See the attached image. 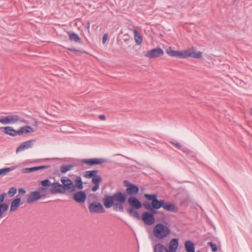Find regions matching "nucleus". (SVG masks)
Instances as JSON below:
<instances>
[{"label":"nucleus","mask_w":252,"mask_h":252,"mask_svg":"<svg viewBox=\"0 0 252 252\" xmlns=\"http://www.w3.org/2000/svg\"><path fill=\"white\" fill-rule=\"evenodd\" d=\"M124 184L126 187V193L118 191L112 195H104L102 202L106 208H110L113 206L115 211L122 212L124 210L123 204L126 201L127 195L133 196L138 193L139 189L137 185L130 183L127 180H125Z\"/></svg>","instance_id":"f257e3e1"},{"label":"nucleus","mask_w":252,"mask_h":252,"mask_svg":"<svg viewBox=\"0 0 252 252\" xmlns=\"http://www.w3.org/2000/svg\"><path fill=\"white\" fill-rule=\"evenodd\" d=\"M166 53L170 57L181 59H186L188 57L200 59L202 56L201 52H196L193 48L188 49L184 51H180L173 50L171 47H169L166 49Z\"/></svg>","instance_id":"f03ea898"},{"label":"nucleus","mask_w":252,"mask_h":252,"mask_svg":"<svg viewBox=\"0 0 252 252\" xmlns=\"http://www.w3.org/2000/svg\"><path fill=\"white\" fill-rule=\"evenodd\" d=\"M153 232L157 239H162L170 234L171 230L167 222L158 223L154 226Z\"/></svg>","instance_id":"7ed1b4c3"},{"label":"nucleus","mask_w":252,"mask_h":252,"mask_svg":"<svg viewBox=\"0 0 252 252\" xmlns=\"http://www.w3.org/2000/svg\"><path fill=\"white\" fill-rule=\"evenodd\" d=\"M98 171L97 170L87 171L84 176L86 178H92V183L94 184L92 188L93 192L96 191L99 188L100 183L102 182V178L100 175H97Z\"/></svg>","instance_id":"20e7f679"},{"label":"nucleus","mask_w":252,"mask_h":252,"mask_svg":"<svg viewBox=\"0 0 252 252\" xmlns=\"http://www.w3.org/2000/svg\"><path fill=\"white\" fill-rule=\"evenodd\" d=\"M144 197L148 200L151 201L150 205L154 208L159 209L163 208L164 200H158L156 194H145Z\"/></svg>","instance_id":"39448f33"},{"label":"nucleus","mask_w":252,"mask_h":252,"mask_svg":"<svg viewBox=\"0 0 252 252\" xmlns=\"http://www.w3.org/2000/svg\"><path fill=\"white\" fill-rule=\"evenodd\" d=\"M61 181L62 183V185L63 193H64L66 190H68L70 192L75 191L74 184L72 180L67 177H63L61 178Z\"/></svg>","instance_id":"423d86ee"},{"label":"nucleus","mask_w":252,"mask_h":252,"mask_svg":"<svg viewBox=\"0 0 252 252\" xmlns=\"http://www.w3.org/2000/svg\"><path fill=\"white\" fill-rule=\"evenodd\" d=\"M89 211L91 213H104L105 209L99 202H92L89 206Z\"/></svg>","instance_id":"0eeeda50"},{"label":"nucleus","mask_w":252,"mask_h":252,"mask_svg":"<svg viewBox=\"0 0 252 252\" xmlns=\"http://www.w3.org/2000/svg\"><path fill=\"white\" fill-rule=\"evenodd\" d=\"M164 52L160 48H156L148 51L145 54V56L153 59L161 57L163 55Z\"/></svg>","instance_id":"6e6552de"},{"label":"nucleus","mask_w":252,"mask_h":252,"mask_svg":"<svg viewBox=\"0 0 252 252\" xmlns=\"http://www.w3.org/2000/svg\"><path fill=\"white\" fill-rule=\"evenodd\" d=\"M44 195H41L40 191L38 190L31 191L28 195L27 202L28 203H33L40 199L44 198Z\"/></svg>","instance_id":"1a4fd4ad"},{"label":"nucleus","mask_w":252,"mask_h":252,"mask_svg":"<svg viewBox=\"0 0 252 252\" xmlns=\"http://www.w3.org/2000/svg\"><path fill=\"white\" fill-rule=\"evenodd\" d=\"M141 220H143L145 224L149 225L153 224L155 221V216L149 212H143Z\"/></svg>","instance_id":"9d476101"},{"label":"nucleus","mask_w":252,"mask_h":252,"mask_svg":"<svg viewBox=\"0 0 252 252\" xmlns=\"http://www.w3.org/2000/svg\"><path fill=\"white\" fill-rule=\"evenodd\" d=\"M87 198V195L83 191H78L74 193L73 199L74 201L79 204L84 203Z\"/></svg>","instance_id":"9b49d317"},{"label":"nucleus","mask_w":252,"mask_h":252,"mask_svg":"<svg viewBox=\"0 0 252 252\" xmlns=\"http://www.w3.org/2000/svg\"><path fill=\"white\" fill-rule=\"evenodd\" d=\"M127 203L131 207L130 208L139 209L142 207V204L140 200L134 196L129 197L127 199Z\"/></svg>","instance_id":"f8f14e48"},{"label":"nucleus","mask_w":252,"mask_h":252,"mask_svg":"<svg viewBox=\"0 0 252 252\" xmlns=\"http://www.w3.org/2000/svg\"><path fill=\"white\" fill-rule=\"evenodd\" d=\"M35 140H30L27 141H25L23 143H22L17 148L16 152L17 153L21 152L22 151L25 150V149H27L30 148H32L33 146V143L35 142Z\"/></svg>","instance_id":"ddd939ff"},{"label":"nucleus","mask_w":252,"mask_h":252,"mask_svg":"<svg viewBox=\"0 0 252 252\" xmlns=\"http://www.w3.org/2000/svg\"><path fill=\"white\" fill-rule=\"evenodd\" d=\"M50 193L52 194L59 193H63V190L62 185L58 182H55L51 184L50 188Z\"/></svg>","instance_id":"4468645a"},{"label":"nucleus","mask_w":252,"mask_h":252,"mask_svg":"<svg viewBox=\"0 0 252 252\" xmlns=\"http://www.w3.org/2000/svg\"><path fill=\"white\" fill-rule=\"evenodd\" d=\"M1 129H3V132L7 135L12 136H15L18 135V130H15L11 126L0 127V130Z\"/></svg>","instance_id":"2eb2a0df"},{"label":"nucleus","mask_w":252,"mask_h":252,"mask_svg":"<svg viewBox=\"0 0 252 252\" xmlns=\"http://www.w3.org/2000/svg\"><path fill=\"white\" fill-rule=\"evenodd\" d=\"M179 245L178 239L173 238L170 242L168 251L169 252H175Z\"/></svg>","instance_id":"dca6fc26"},{"label":"nucleus","mask_w":252,"mask_h":252,"mask_svg":"<svg viewBox=\"0 0 252 252\" xmlns=\"http://www.w3.org/2000/svg\"><path fill=\"white\" fill-rule=\"evenodd\" d=\"M21 199L20 198H16L12 201L11 203L10 211L13 212L15 211L20 205Z\"/></svg>","instance_id":"f3484780"},{"label":"nucleus","mask_w":252,"mask_h":252,"mask_svg":"<svg viewBox=\"0 0 252 252\" xmlns=\"http://www.w3.org/2000/svg\"><path fill=\"white\" fill-rule=\"evenodd\" d=\"M163 208L167 211L175 212L177 211V207L172 203L166 202L164 201Z\"/></svg>","instance_id":"a211bd4d"},{"label":"nucleus","mask_w":252,"mask_h":252,"mask_svg":"<svg viewBox=\"0 0 252 252\" xmlns=\"http://www.w3.org/2000/svg\"><path fill=\"white\" fill-rule=\"evenodd\" d=\"M33 131V129L30 126H22L18 129V135H21L23 133H32Z\"/></svg>","instance_id":"6ab92c4d"},{"label":"nucleus","mask_w":252,"mask_h":252,"mask_svg":"<svg viewBox=\"0 0 252 252\" xmlns=\"http://www.w3.org/2000/svg\"><path fill=\"white\" fill-rule=\"evenodd\" d=\"M68 34L69 39L71 41H74L79 43H82V39L76 33L68 32Z\"/></svg>","instance_id":"aec40b11"},{"label":"nucleus","mask_w":252,"mask_h":252,"mask_svg":"<svg viewBox=\"0 0 252 252\" xmlns=\"http://www.w3.org/2000/svg\"><path fill=\"white\" fill-rule=\"evenodd\" d=\"M136 210L134 208H127L126 211L130 216L136 218L138 220H140L141 217Z\"/></svg>","instance_id":"412c9836"},{"label":"nucleus","mask_w":252,"mask_h":252,"mask_svg":"<svg viewBox=\"0 0 252 252\" xmlns=\"http://www.w3.org/2000/svg\"><path fill=\"white\" fill-rule=\"evenodd\" d=\"M136 210L134 208H127L126 211L130 216L136 218L138 220H140L141 217Z\"/></svg>","instance_id":"4be33fe9"},{"label":"nucleus","mask_w":252,"mask_h":252,"mask_svg":"<svg viewBox=\"0 0 252 252\" xmlns=\"http://www.w3.org/2000/svg\"><path fill=\"white\" fill-rule=\"evenodd\" d=\"M143 206L146 210L149 211L150 212H149V213H151V214H153V216H155V215L158 213V211H157L158 209L154 208L153 206L150 205V203L148 202H144Z\"/></svg>","instance_id":"5701e85b"},{"label":"nucleus","mask_w":252,"mask_h":252,"mask_svg":"<svg viewBox=\"0 0 252 252\" xmlns=\"http://www.w3.org/2000/svg\"><path fill=\"white\" fill-rule=\"evenodd\" d=\"M185 248L187 252H194V244L190 240L187 241L185 243Z\"/></svg>","instance_id":"b1692460"},{"label":"nucleus","mask_w":252,"mask_h":252,"mask_svg":"<svg viewBox=\"0 0 252 252\" xmlns=\"http://www.w3.org/2000/svg\"><path fill=\"white\" fill-rule=\"evenodd\" d=\"M154 252H169L168 249L163 245L158 243L154 248Z\"/></svg>","instance_id":"393cba45"},{"label":"nucleus","mask_w":252,"mask_h":252,"mask_svg":"<svg viewBox=\"0 0 252 252\" xmlns=\"http://www.w3.org/2000/svg\"><path fill=\"white\" fill-rule=\"evenodd\" d=\"M74 190H75L76 188L79 189H81L83 188V183L82 181L81 177L80 176H77L76 179L74 180Z\"/></svg>","instance_id":"a878e982"},{"label":"nucleus","mask_w":252,"mask_h":252,"mask_svg":"<svg viewBox=\"0 0 252 252\" xmlns=\"http://www.w3.org/2000/svg\"><path fill=\"white\" fill-rule=\"evenodd\" d=\"M108 160L106 158H91V166L101 164L103 163L107 162Z\"/></svg>","instance_id":"bb28decb"},{"label":"nucleus","mask_w":252,"mask_h":252,"mask_svg":"<svg viewBox=\"0 0 252 252\" xmlns=\"http://www.w3.org/2000/svg\"><path fill=\"white\" fill-rule=\"evenodd\" d=\"M171 144L176 146L178 149L182 150L184 153H186V154L188 155L191 153V152L186 148H183L182 145L178 142H173V141H170V142Z\"/></svg>","instance_id":"cd10ccee"},{"label":"nucleus","mask_w":252,"mask_h":252,"mask_svg":"<svg viewBox=\"0 0 252 252\" xmlns=\"http://www.w3.org/2000/svg\"><path fill=\"white\" fill-rule=\"evenodd\" d=\"M74 167L73 164L63 165L60 167V171L62 173H65L67 171L70 170Z\"/></svg>","instance_id":"c85d7f7f"},{"label":"nucleus","mask_w":252,"mask_h":252,"mask_svg":"<svg viewBox=\"0 0 252 252\" xmlns=\"http://www.w3.org/2000/svg\"><path fill=\"white\" fill-rule=\"evenodd\" d=\"M38 190L40 192L41 196H42V195L44 196V198L47 197L50 193V189L48 188L40 187L38 188Z\"/></svg>","instance_id":"c756f323"},{"label":"nucleus","mask_w":252,"mask_h":252,"mask_svg":"<svg viewBox=\"0 0 252 252\" xmlns=\"http://www.w3.org/2000/svg\"><path fill=\"white\" fill-rule=\"evenodd\" d=\"M8 124H14L20 120V118L18 115H8L7 116Z\"/></svg>","instance_id":"7c9ffc66"},{"label":"nucleus","mask_w":252,"mask_h":252,"mask_svg":"<svg viewBox=\"0 0 252 252\" xmlns=\"http://www.w3.org/2000/svg\"><path fill=\"white\" fill-rule=\"evenodd\" d=\"M134 38L136 42V43L138 45H141L142 42V37L141 35H140L138 33V32L136 30H135L134 31Z\"/></svg>","instance_id":"2f4dec72"},{"label":"nucleus","mask_w":252,"mask_h":252,"mask_svg":"<svg viewBox=\"0 0 252 252\" xmlns=\"http://www.w3.org/2000/svg\"><path fill=\"white\" fill-rule=\"evenodd\" d=\"M8 205L6 203H0V218L2 216L3 214L8 209Z\"/></svg>","instance_id":"473e14b6"},{"label":"nucleus","mask_w":252,"mask_h":252,"mask_svg":"<svg viewBox=\"0 0 252 252\" xmlns=\"http://www.w3.org/2000/svg\"><path fill=\"white\" fill-rule=\"evenodd\" d=\"M16 168L15 166L4 168L0 169V175L5 174L10 171H11Z\"/></svg>","instance_id":"72a5a7b5"},{"label":"nucleus","mask_w":252,"mask_h":252,"mask_svg":"<svg viewBox=\"0 0 252 252\" xmlns=\"http://www.w3.org/2000/svg\"><path fill=\"white\" fill-rule=\"evenodd\" d=\"M52 183L49 179H45L40 181V185L42 186V187L48 188L51 186Z\"/></svg>","instance_id":"f704fd0d"},{"label":"nucleus","mask_w":252,"mask_h":252,"mask_svg":"<svg viewBox=\"0 0 252 252\" xmlns=\"http://www.w3.org/2000/svg\"><path fill=\"white\" fill-rule=\"evenodd\" d=\"M37 169L36 166L30 168H25L22 169V172L23 173H29L32 172L36 171Z\"/></svg>","instance_id":"c9c22d12"},{"label":"nucleus","mask_w":252,"mask_h":252,"mask_svg":"<svg viewBox=\"0 0 252 252\" xmlns=\"http://www.w3.org/2000/svg\"><path fill=\"white\" fill-rule=\"evenodd\" d=\"M17 192V189L15 187H11L8 192V194L10 197H13Z\"/></svg>","instance_id":"e433bc0d"},{"label":"nucleus","mask_w":252,"mask_h":252,"mask_svg":"<svg viewBox=\"0 0 252 252\" xmlns=\"http://www.w3.org/2000/svg\"><path fill=\"white\" fill-rule=\"evenodd\" d=\"M207 245L211 247L212 251L213 252H216L217 251L218 247L215 243L212 242H209L207 243Z\"/></svg>","instance_id":"4c0bfd02"},{"label":"nucleus","mask_w":252,"mask_h":252,"mask_svg":"<svg viewBox=\"0 0 252 252\" xmlns=\"http://www.w3.org/2000/svg\"><path fill=\"white\" fill-rule=\"evenodd\" d=\"M7 116L0 117V123L2 124H9Z\"/></svg>","instance_id":"58836bf2"},{"label":"nucleus","mask_w":252,"mask_h":252,"mask_svg":"<svg viewBox=\"0 0 252 252\" xmlns=\"http://www.w3.org/2000/svg\"><path fill=\"white\" fill-rule=\"evenodd\" d=\"M81 162L83 164H87L91 166V158L90 159H83L81 160Z\"/></svg>","instance_id":"ea45409f"},{"label":"nucleus","mask_w":252,"mask_h":252,"mask_svg":"<svg viewBox=\"0 0 252 252\" xmlns=\"http://www.w3.org/2000/svg\"><path fill=\"white\" fill-rule=\"evenodd\" d=\"M50 166H51L50 165H41V166H36V168H37V171L41 170V169L49 168L50 167Z\"/></svg>","instance_id":"a19ab883"},{"label":"nucleus","mask_w":252,"mask_h":252,"mask_svg":"<svg viewBox=\"0 0 252 252\" xmlns=\"http://www.w3.org/2000/svg\"><path fill=\"white\" fill-rule=\"evenodd\" d=\"M7 194L6 193H3L0 195V203H4V200L5 198L6 197Z\"/></svg>","instance_id":"79ce46f5"},{"label":"nucleus","mask_w":252,"mask_h":252,"mask_svg":"<svg viewBox=\"0 0 252 252\" xmlns=\"http://www.w3.org/2000/svg\"><path fill=\"white\" fill-rule=\"evenodd\" d=\"M108 35L106 33H105L102 37V43L104 44L106 40L107 39Z\"/></svg>","instance_id":"37998d69"},{"label":"nucleus","mask_w":252,"mask_h":252,"mask_svg":"<svg viewBox=\"0 0 252 252\" xmlns=\"http://www.w3.org/2000/svg\"><path fill=\"white\" fill-rule=\"evenodd\" d=\"M19 193L20 194H24L26 193V191L25 189H24L23 188H21L19 189Z\"/></svg>","instance_id":"c03bdc74"},{"label":"nucleus","mask_w":252,"mask_h":252,"mask_svg":"<svg viewBox=\"0 0 252 252\" xmlns=\"http://www.w3.org/2000/svg\"><path fill=\"white\" fill-rule=\"evenodd\" d=\"M99 118L100 120L104 121L106 120V117L104 115H100L99 116Z\"/></svg>","instance_id":"a18cd8bd"},{"label":"nucleus","mask_w":252,"mask_h":252,"mask_svg":"<svg viewBox=\"0 0 252 252\" xmlns=\"http://www.w3.org/2000/svg\"><path fill=\"white\" fill-rule=\"evenodd\" d=\"M69 50L71 51H73V52H74L75 53H77V52H79V51L76 49L75 48H69L68 49Z\"/></svg>","instance_id":"49530a36"},{"label":"nucleus","mask_w":252,"mask_h":252,"mask_svg":"<svg viewBox=\"0 0 252 252\" xmlns=\"http://www.w3.org/2000/svg\"><path fill=\"white\" fill-rule=\"evenodd\" d=\"M90 23L89 21H88V22H87L86 25V28L88 30V31H89V30H90Z\"/></svg>","instance_id":"de8ad7c7"},{"label":"nucleus","mask_w":252,"mask_h":252,"mask_svg":"<svg viewBox=\"0 0 252 252\" xmlns=\"http://www.w3.org/2000/svg\"><path fill=\"white\" fill-rule=\"evenodd\" d=\"M251 114L252 115V108H251Z\"/></svg>","instance_id":"09e8293b"},{"label":"nucleus","mask_w":252,"mask_h":252,"mask_svg":"<svg viewBox=\"0 0 252 252\" xmlns=\"http://www.w3.org/2000/svg\"><path fill=\"white\" fill-rule=\"evenodd\" d=\"M90 196H94L95 195L94 194H90Z\"/></svg>","instance_id":"8fccbe9b"},{"label":"nucleus","mask_w":252,"mask_h":252,"mask_svg":"<svg viewBox=\"0 0 252 252\" xmlns=\"http://www.w3.org/2000/svg\"><path fill=\"white\" fill-rule=\"evenodd\" d=\"M196 252H200V251H197Z\"/></svg>","instance_id":"3c124183"}]
</instances>
